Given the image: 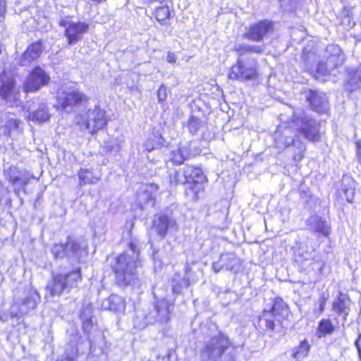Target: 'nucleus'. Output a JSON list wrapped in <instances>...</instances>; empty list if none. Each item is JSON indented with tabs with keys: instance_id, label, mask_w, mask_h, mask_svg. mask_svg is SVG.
Returning a JSON list of instances; mask_svg holds the SVG:
<instances>
[{
	"instance_id": "nucleus-4",
	"label": "nucleus",
	"mask_w": 361,
	"mask_h": 361,
	"mask_svg": "<svg viewBox=\"0 0 361 361\" xmlns=\"http://www.w3.org/2000/svg\"><path fill=\"white\" fill-rule=\"evenodd\" d=\"M140 261L133 259L125 252L118 254L111 265L114 276V284L121 288L134 285L138 280L137 269Z\"/></svg>"
},
{
	"instance_id": "nucleus-10",
	"label": "nucleus",
	"mask_w": 361,
	"mask_h": 361,
	"mask_svg": "<svg viewBox=\"0 0 361 361\" xmlns=\"http://www.w3.org/2000/svg\"><path fill=\"white\" fill-rule=\"evenodd\" d=\"M59 25L64 27L63 35L66 37L68 45L75 44L82 40L84 35L88 32L90 28L89 24L83 21L68 23L61 21Z\"/></svg>"
},
{
	"instance_id": "nucleus-42",
	"label": "nucleus",
	"mask_w": 361,
	"mask_h": 361,
	"mask_svg": "<svg viewBox=\"0 0 361 361\" xmlns=\"http://www.w3.org/2000/svg\"><path fill=\"white\" fill-rule=\"evenodd\" d=\"M329 300V296L325 294H322L319 298V302L326 304Z\"/></svg>"
},
{
	"instance_id": "nucleus-26",
	"label": "nucleus",
	"mask_w": 361,
	"mask_h": 361,
	"mask_svg": "<svg viewBox=\"0 0 361 361\" xmlns=\"http://www.w3.org/2000/svg\"><path fill=\"white\" fill-rule=\"evenodd\" d=\"M106 309L114 312H123L126 307L125 298L116 294H111L106 299Z\"/></svg>"
},
{
	"instance_id": "nucleus-46",
	"label": "nucleus",
	"mask_w": 361,
	"mask_h": 361,
	"mask_svg": "<svg viewBox=\"0 0 361 361\" xmlns=\"http://www.w3.org/2000/svg\"><path fill=\"white\" fill-rule=\"evenodd\" d=\"M294 143H295V141H294V140L293 139V140H291V142H288V143L285 144V145H284V147H290V146L293 145H294Z\"/></svg>"
},
{
	"instance_id": "nucleus-38",
	"label": "nucleus",
	"mask_w": 361,
	"mask_h": 361,
	"mask_svg": "<svg viewBox=\"0 0 361 361\" xmlns=\"http://www.w3.org/2000/svg\"><path fill=\"white\" fill-rule=\"evenodd\" d=\"M93 322L91 317L85 319L82 323V327L84 331L92 326Z\"/></svg>"
},
{
	"instance_id": "nucleus-2",
	"label": "nucleus",
	"mask_w": 361,
	"mask_h": 361,
	"mask_svg": "<svg viewBox=\"0 0 361 361\" xmlns=\"http://www.w3.org/2000/svg\"><path fill=\"white\" fill-rule=\"evenodd\" d=\"M290 310L281 297H275L268 309H263L257 317L253 325L262 334L274 333L278 329L284 328V322L288 320Z\"/></svg>"
},
{
	"instance_id": "nucleus-12",
	"label": "nucleus",
	"mask_w": 361,
	"mask_h": 361,
	"mask_svg": "<svg viewBox=\"0 0 361 361\" xmlns=\"http://www.w3.org/2000/svg\"><path fill=\"white\" fill-rule=\"evenodd\" d=\"M81 250L82 248L79 243L71 238H68L64 243H54L51 248V252L55 259L67 257L70 252L77 257Z\"/></svg>"
},
{
	"instance_id": "nucleus-7",
	"label": "nucleus",
	"mask_w": 361,
	"mask_h": 361,
	"mask_svg": "<svg viewBox=\"0 0 361 361\" xmlns=\"http://www.w3.org/2000/svg\"><path fill=\"white\" fill-rule=\"evenodd\" d=\"M54 108L58 111H73L80 106H86L90 103V97L78 90L59 88L56 92Z\"/></svg>"
},
{
	"instance_id": "nucleus-16",
	"label": "nucleus",
	"mask_w": 361,
	"mask_h": 361,
	"mask_svg": "<svg viewBox=\"0 0 361 361\" xmlns=\"http://www.w3.org/2000/svg\"><path fill=\"white\" fill-rule=\"evenodd\" d=\"M7 181L13 186L18 185L23 191L30 182V178L24 176L17 166H11L4 171Z\"/></svg>"
},
{
	"instance_id": "nucleus-36",
	"label": "nucleus",
	"mask_w": 361,
	"mask_h": 361,
	"mask_svg": "<svg viewBox=\"0 0 361 361\" xmlns=\"http://www.w3.org/2000/svg\"><path fill=\"white\" fill-rule=\"evenodd\" d=\"M11 309L9 315L12 319L20 318L27 314V313H22L24 307L20 300H13L11 305Z\"/></svg>"
},
{
	"instance_id": "nucleus-39",
	"label": "nucleus",
	"mask_w": 361,
	"mask_h": 361,
	"mask_svg": "<svg viewBox=\"0 0 361 361\" xmlns=\"http://www.w3.org/2000/svg\"><path fill=\"white\" fill-rule=\"evenodd\" d=\"M355 345L357 348L360 360H361V334H359L355 341Z\"/></svg>"
},
{
	"instance_id": "nucleus-9",
	"label": "nucleus",
	"mask_w": 361,
	"mask_h": 361,
	"mask_svg": "<svg viewBox=\"0 0 361 361\" xmlns=\"http://www.w3.org/2000/svg\"><path fill=\"white\" fill-rule=\"evenodd\" d=\"M274 29V23L264 19L250 24L247 30L243 34V38L252 42H260L265 37L272 32Z\"/></svg>"
},
{
	"instance_id": "nucleus-23",
	"label": "nucleus",
	"mask_w": 361,
	"mask_h": 361,
	"mask_svg": "<svg viewBox=\"0 0 361 361\" xmlns=\"http://www.w3.org/2000/svg\"><path fill=\"white\" fill-rule=\"evenodd\" d=\"M221 267L236 273L242 265V260L233 252L224 253L221 257Z\"/></svg>"
},
{
	"instance_id": "nucleus-31",
	"label": "nucleus",
	"mask_w": 361,
	"mask_h": 361,
	"mask_svg": "<svg viewBox=\"0 0 361 361\" xmlns=\"http://www.w3.org/2000/svg\"><path fill=\"white\" fill-rule=\"evenodd\" d=\"M171 290L173 294L179 295L182 293L183 288H188L190 285V281L188 278L180 277L179 274H176L172 279Z\"/></svg>"
},
{
	"instance_id": "nucleus-48",
	"label": "nucleus",
	"mask_w": 361,
	"mask_h": 361,
	"mask_svg": "<svg viewBox=\"0 0 361 361\" xmlns=\"http://www.w3.org/2000/svg\"><path fill=\"white\" fill-rule=\"evenodd\" d=\"M0 320L2 321V322L6 320V319L4 317V315H1L0 314Z\"/></svg>"
},
{
	"instance_id": "nucleus-45",
	"label": "nucleus",
	"mask_w": 361,
	"mask_h": 361,
	"mask_svg": "<svg viewBox=\"0 0 361 361\" xmlns=\"http://www.w3.org/2000/svg\"><path fill=\"white\" fill-rule=\"evenodd\" d=\"M149 4H152V3H162L164 2L165 0H146Z\"/></svg>"
},
{
	"instance_id": "nucleus-22",
	"label": "nucleus",
	"mask_w": 361,
	"mask_h": 361,
	"mask_svg": "<svg viewBox=\"0 0 361 361\" xmlns=\"http://www.w3.org/2000/svg\"><path fill=\"white\" fill-rule=\"evenodd\" d=\"M173 13V9H171L168 5L164 4L154 8L152 12V16L161 25H169V20H171Z\"/></svg>"
},
{
	"instance_id": "nucleus-50",
	"label": "nucleus",
	"mask_w": 361,
	"mask_h": 361,
	"mask_svg": "<svg viewBox=\"0 0 361 361\" xmlns=\"http://www.w3.org/2000/svg\"><path fill=\"white\" fill-rule=\"evenodd\" d=\"M298 117H296V118H295V119H293V121H294V122H295V121L296 120H298Z\"/></svg>"
},
{
	"instance_id": "nucleus-49",
	"label": "nucleus",
	"mask_w": 361,
	"mask_h": 361,
	"mask_svg": "<svg viewBox=\"0 0 361 361\" xmlns=\"http://www.w3.org/2000/svg\"><path fill=\"white\" fill-rule=\"evenodd\" d=\"M149 199H150V200H154V197H152V195H150V196L149 197Z\"/></svg>"
},
{
	"instance_id": "nucleus-37",
	"label": "nucleus",
	"mask_w": 361,
	"mask_h": 361,
	"mask_svg": "<svg viewBox=\"0 0 361 361\" xmlns=\"http://www.w3.org/2000/svg\"><path fill=\"white\" fill-rule=\"evenodd\" d=\"M21 121L16 118H10L3 126L4 134L6 137H9L11 135V133L13 130L19 128Z\"/></svg>"
},
{
	"instance_id": "nucleus-21",
	"label": "nucleus",
	"mask_w": 361,
	"mask_h": 361,
	"mask_svg": "<svg viewBox=\"0 0 361 361\" xmlns=\"http://www.w3.org/2000/svg\"><path fill=\"white\" fill-rule=\"evenodd\" d=\"M156 321L160 324H166L171 319V304L165 299L157 301L154 304Z\"/></svg>"
},
{
	"instance_id": "nucleus-1",
	"label": "nucleus",
	"mask_w": 361,
	"mask_h": 361,
	"mask_svg": "<svg viewBox=\"0 0 361 361\" xmlns=\"http://www.w3.org/2000/svg\"><path fill=\"white\" fill-rule=\"evenodd\" d=\"M232 50L237 58L228 68L227 79L241 83L259 81L262 78V68L257 59L244 58L243 56L253 54L260 55L264 51V46L240 44L234 46Z\"/></svg>"
},
{
	"instance_id": "nucleus-3",
	"label": "nucleus",
	"mask_w": 361,
	"mask_h": 361,
	"mask_svg": "<svg viewBox=\"0 0 361 361\" xmlns=\"http://www.w3.org/2000/svg\"><path fill=\"white\" fill-rule=\"evenodd\" d=\"M235 345L224 333L213 336L200 350L201 357L210 361H235Z\"/></svg>"
},
{
	"instance_id": "nucleus-8",
	"label": "nucleus",
	"mask_w": 361,
	"mask_h": 361,
	"mask_svg": "<svg viewBox=\"0 0 361 361\" xmlns=\"http://www.w3.org/2000/svg\"><path fill=\"white\" fill-rule=\"evenodd\" d=\"M49 74L40 66H35L28 73L23 84L25 93L36 92L50 83Z\"/></svg>"
},
{
	"instance_id": "nucleus-24",
	"label": "nucleus",
	"mask_w": 361,
	"mask_h": 361,
	"mask_svg": "<svg viewBox=\"0 0 361 361\" xmlns=\"http://www.w3.org/2000/svg\"><path fill=\"white\" fill-rule=\"evenodd\" d=\"M191 154L188 147L178 145L170 152V161L176 165H181L185 161L190 159Z\"/></svg>"
},
{
	"instance_id": "nucleus-11",
	"label": "nucleus",
	"mask_w": 361,
	"mask_h": 361,
	"mask_svg": "<svg viewBox=\"0 0 361 361\" xmlns=\"http://www.w3.org/2000/svg\"><path fill=\"white\" fill-rule=\"evenodd\" d=\"M0 99L6 102L17 101L19 99L16 78L6 71L0 73Z\"/></svg>"
},
{
	"instance_id": "nucleus-30",
	"label": "nucleus",
	"mask_w": 361,
	"mask_h": 361,
	"mask_svg": "<svg viewBox=\"0 0 361 361\" xmlns=\"http://www.w3.org/2000/svg\"><path fill=\"white\" fill-rule=\"evenodd\" d=\"M207 124L205 116H199L197 115L191 114L187 122V128L188 131L195 135L201 130Z\"/></svg>"
},
{
	"instance_id": "nucleus-18",
	"label": "nucleus",
	"mask_w": 361,
	"mask_h": 361,
	"mask_svg": "<svg viewBox=\"0 0 361 361\" xmlns=\"http://www.w3.org/2000/svg\"><path fill=\"white\" fill-rule=\"evenodd\" d=\"M182 175L184 178L185 185L192 182H203L207 180L200 166L187 164L182 169Z\"/></svg>"
},
{
	"instance_id": "nucleus-29",
	"label": "nucleus",
	"mask_w": 361,
	"mask_h": 361,
	"mask_svg": "<svg viewBox=\"0 0 361 361\" xmlns=\"http://www.w3.org/2000/svg\"><path fill=\"white\" fill-rule=\"evenodd\" d=\"M311 349V345L307 339L305 338L299 344L293 348L291 356L298 361L307 357Z\"/></svg>"
},
{
	"instance_id": "nucleus-28",
	"label": "nucleus",
	"mask_w": 361,
	"mask_h": 361,
	"mask_svg": "<svg viewBox=\"0 0 361 361\" xmlns=\"http://www.w3.org/2000/svg\"><path fill=\"white\" fill-rule=\"evenodd\" d=\"M165 140L159 132H152L144 143L145 149L147 152L161 149L164 146Z\"/></svg>"
},
{
	"instance_id": "nucleus-40",
	"label": "nucleus",
	"mask_w": 361,
	"mask_h": 361,
	"mask_svg": "<svg viewBox=\"0 0 361 361\" xmlns=\"http://www.w3.org/2000/svg\"><path fill=\"white\" fill-rule=\"evenodd\" d=\"M166 61L170 63H175L176 62V56L173 52H168L166 55Z\"/></svg>"
},
{
	"instance_id": "nucleus-41",
	"label": "nucleus",
	"mask_w": 361,
	"mask_h": 361,
	"mask_svg": "<svg viewBox=\"0 0 361 361\" xmlns=\"http://www.w3.org/2000/svg\"><path fill=\"white\" fill-rule=\"evenodd\" d=\"M5 1L4 0H0V16H3L5 12Z\"/></svg>"
},
{
	"instance_id": "nucleus-25",
	"label": "nucleus",
	"mask_w": 361,
	"mask_h": 361,
	"mask_svg": "<svg viewBox=\"0 0 361 361\" xmlns=\"http://www.w3.org/2000/svg\"><path fill=\"white\" fill-rule=\"evenodd\" d=\"M202 182H192L187 183L184 189V195L191 202H196L200 200L201 195L204 193V188Z\"/></svg>"
},
{
	"instance_id": "nucleus-33",
	"label": "nucleus",
	"mask_w": 361,
	"mask_h": 361,
	"mask_svg": "<svg viewBox=\"0 0 361 361\" xmlns=\"http://www.w3.org/2000/svg\"><path fill=\"white\" fill-rule=\"evenodd\" d=\"M166 177L169 184L171 186L176 187L180 185H185L182 170L175 168H168Z\"/></svg>"
},
{
	"instance_id": "nucleus-13",
	"label": "nucleus",
	"mask_w": 361,
	"mask_h": 361,
	"mask_svg": "<svg viewBox=\"0 0 361 361\" xmlns=\"http://www.w3.org/2000/svg\"><path fill=\"white\" fill-rule=\"evenodd\" d=\"M45 44L42 39H38L30 43L22 53L19 65L25 66L37 61L45 51Z\"/></svg>"
},
{
	"instance_id": "nucleus-27",
	"label": "nucleus",
	"mask_w": 361,
	"mask_h": 361,
	"mask_svg": "<svg viewBox=\"0 0 361 361\" xmlns=\"http://www.w3.org/2000/svg\"><path fill=\"white\" fill-rule=\"evenodd\" d=\"M78 176L80 186L96 184L100 180V176L95 175L93 169H90L80 168Z\"/></svg>"
},
{
	"instance_id": "nucleus-35",
	"label": "nucleus",
	"mask_w": 361,
	"mask_h": 361,
	"mask_svg": "<svg viewBox=\"0 0 361 361\" xmlns=\"http://www.w3.org/2000/svg\"><path fill=\"white\" fill-rule=\"evenodd\" d=\"M20 301L24 307V310H22V313L28 314L32 310H35L37 306V298L33 295H27Z\"/></svg>"
},
{
	"instance_id": "nucleus-5",
	"label": "nucleus",
	"mask_w": 361,
	"mask_h": 361,
	"mask_svg": "<svg viewBox=\"0 0 361 361\" xmlns=\"http://www.w3.org/2000/svg\"><path fill=\"white\" fill-rule=\"evenodd\" d=\"M109 121L106 111L99 105L75 115V124L82 130H88L92 135L106 128Z\"/></svg>"
},
{
	"instance_id": "nucleus-17",
	"label": "nucleus",
	"mask_w": 361,
	"mask_h": 361,
	"mask_svg": "<svg viewBox=\"0 0 361 361\" xmlns=\"http://www.w3.org/2000/svg\"><path fill=\"white\" fill-rule=\"evenodd\" d=\"M351 300L348 294L339 292L331 303L332 310L338 316H342L344 322L347 320L349 314V304Z\"/></svg>"
},
{
	"instance_id": "nucleus-44",
	"label": "nucleus",
	"mask_w": 361,
	"mask_h": 361,
	"mask_svg": "<svg viewBox=\"0 0 361 361\" xmlns=\"http://www.w3.org/2000/svg\"><path fill=\"white\" fill-rule=\"evenodd\" d=\"M149 186L150 187L151 189L154 190H157L159 188L158 185L156 183H151L149 185Z\"/></svg>"
},
{
	"instance_id": "nucleus-14",
	"label": "nucleus",
	"mask_w": 361,
	"mask_h": 361,
	"mask_svg": "<svg viewBox=\"0 0 361 361\" xmlns=\"http://www.w3.org/2000/svg\"><path fill=\"white\" fill-rule=\"evenodd\" d=\"M302 126L298 130L309 141L316 142L319 141L320 124L312 118L304 117L301 120Z\"/></svg>"
},
{
	"instance_id": "nucleus-34",
	"label": "nucleus",
	"mask_w": 361,
	"mask_h": 361,
	"mask_svg": "<svg viewBox=\"0 0 361 361\" xmlns=\"http://www.w3.org/2000/svg\"><path fill=\"white\" fill-rule=\"evenodd\" d=\"M30 119L38 123L47 121L50 118L48 108L44 105L39 106L29 115Z\"/></svg>"
},
{
	"instance_id": "nucleus-19",
	"label": "nucleus",
	"mask_w": 361,
	"mask_h": 361,
	"mask_svg": "<svg viewBox=\"0 0 361 361\" xmlns=\"http://www.w3.org/2000/svg\"><path fill=\"white\" fill-rule=\"evenodd\" d=\"M306 100L308 102L312 110L323 114L327 111L326 98L323 97L316 90H309L306 96Z\"/></svg>"
},
{
	"instance_id": "nucleus-20",
	"label": "nucleus",
	"mask_w": 361,
	"mask_h": 361,
	"mask_svg": "<svg viewBox=\"0 0 361 361\" xmlns=\"http://www.w3.org/2000/svg\"><path fill=\"white\" fill-rule=\"evenodd\" d=\"M152 226L154 228L157 234L164 238L166 236L170 227L176 226V222L168 215L160 214L153 221Z\"/></svg>"
},
{
	"instance_id": "nucleus-47",
	"label": "nucleus",
	"mask_w": 361,
	"mask_h": 361,
	"mask_svg": "<svg viewBox=\"0 0 361 361\" xmlns=\"http://www.w3.org/2000/svg\"><path fill=\"white\" fill-rule=\"evenodd\" d=\"M14 192L16 195H18L19 193H20V188H15L14 189Z\"/></svg>"
},
{
	"instance_id": "nucleus-15",
	"label": "nucleus",
	"mask_w": 361,
	"mask_h": 361,
	"mask_svg": "<svg viewBox=\"0 0 361 361\" xmlns=\"http://www.w3.org/2000/svg\"><path fill=\"white\" fill-rule=\"evenodd\" d=\"M307 226L311 231L318 236H322L329 238L331 233V227L322 216L314 215L311 216L307 223Z\"/></svg>"
},
{
	"instance_id": "nucleus-32",
	"label": "nucleus",
	"mask_w": 361,
	"mask_h": 361,
	"mask_svg": "<svg viewBox=\"0 0 361 361\" xmlns=\"http://www.w3.org/2000/svg\"><path fill=\"white\" fill-rule=\"evenodd\" d=\"M336 331V326L330 319H322L317 326V333L319 337L332 334Z\"/></svg>"
},
{
	"instance_id": "nucleus-43",
	"label": "nucleus",
	"mask_w": 361,
	"mask_h": 361,
	"mask_svg": "<svg viewBox=\"0 0 361 361\" xmlns=\"http://www.w3.org/2000/svg\"><path fill=\"white\" fill-rule=\"evenodd\" d=\"M326 304L319 302V312L322 313L325 310Z\"/></svg>"
},
{
	"instance_id": "nucleus-6",
	"label": "nucleus",
	"mask_w": 361,
	"mask_h": 361,
	"mask_svg": "<svg viewBox=\"0 0 361 361\" xmlns=\"http://www.w3.org/2000/svg\"><path fill=\"white\" fill-rule=\"evenodd\" d=\"M82 281V269L80 267H75L66 273L53 274L51 282L46 286V290L50 296H59L63 292L78 288Z\"/></svg>"
}]
</instances>
